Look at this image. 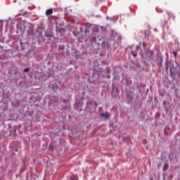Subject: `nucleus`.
<instances>
[{"mask_svg":"<svg viewBox=\"0 0 180 180\" xmlns=\"http://www.w3.org/2000/svg\"><path fill=\"white\" fill-rule=\"evenodd\" d=\"M142 44H143V49H146V47L147 46V44L146 42H142Z\"/></svg>","mask_w":180,"mask_h":180,"instance_id":"nucleus-13","label":"nucleus"},{"mask_svg":"<svg viewBox=\"0 0 180 180\" xmlns=\"http://www.w3.org/2000/svg\"><path fill=\"white\" fill-rule=\"evenodd\" d=\"M163 60L162 58H160V61H159V63H158V66L159 67H161L162 65V63H163Z\"/></svg>","mask_w":180,"mask_h":180,"instance_id":"nucleus-9","label":"nucleus"},{"mask_svg":"<svg viewBox=\"0 0 180 180\" xmlns=\"http://www.w3.org/2000/svg\"><path fill=\"white\" fill-rule=\"evenodd\" d=\"M91 40H93V41H96V37H92Z\"/></svg>","mask_w":180,"mask_h":180,"instance_id":"nucleus-16","label":"nucleus"},{"mask_svg":"<svg viewBox=\"0 0 180 180\" xmlns=\"http://www.w3.org/2000/svg\"><path fill=\"white\" fill-rule=\"evenodd\" d=\"M50 148H51L52 150H54V148H53V146H50Z\"/></svg>","mask_w":180,"mask_h":180,"instance_id":"nucleus-20","label":"nucleus"},{"mask_svg":"<svg viewBox=\"0 0 180 180\" xmlns=\"http://www.w3.org/2000/svg\"><path fill=\"white\" fill-rule=\"evenodd\" d=\"M52 89L54 92H57V91H58V85H57V83L53 84Z\"/></svg>","mask_w":180,"mask_h":180,"instance_id":"nucleus-5","label":"nucleus"},{"mask_svg":"<svg viewBox=\"0 0 180 180\" xmlns=\"http://www.w3.org/2000/svg\"><path fill=\"white\" fill-rule=\"evenodd\" d=\"M172 19L175 20V15H173Z\"/></svg>","mask_w":180,"mask_h":180,"instance_id":"nucleus-21","label":"nucleus"},{"mask_svg":"<svg viewBox=\"0 0 180 180\" xmlns=\"http://www.w3.org/2000/svg\"><path fill=\"white\" fill-rule=\"evenodd\" d=\"M50 36H51V35H50V34H45V37H50Z\"/></svg>","mask_w":180,"mask_h":180,"instance_id":"nucleus-19","label":"nucleus"},{"mask_svg":"<svg viewBox=\"0 0 180 180\" xmlns=\"http://www.w3.org/2000/svg\"><path fill=\"white\" fill-rule=\"evenodd\" d=\"M101 116L102 117H105V119H109V117H110V115H109V113L105 112V113H101Z\"/></svg>","mask_w":180,"mask_h":180,"instance_id":"nucleus-6","label":"nucleus"},{"mask_svg":"<svg viewBox=\"0 0 180 180\" xmlns=\"http://www.w3.org/2000/svg\"><path fill=\"white\" fill-rule=\"evenodd\" d=\"M95 105H96V106H98V104L96 103H95Z\"/></svg>","mask_w":180,"mask_h":180,"instance_id":"nucleus-24","label":"nucleus"},{"mask_svg":"<svg viewBox=\"0 0 180 180\" xmlns=\"http://www.w3.org/2000/svg\"><path fill=\"white\" fill-rule=\"evenodd\" d=\"M163 103L164 104L167 103V101H163Z\"/></svg>","mask_w":180,"mask_h":180,"instance_id":"nucleus-23","label":"nucleus"},{"mask_svg":"<svg viewBox=\"0 0 180 180\" xmlns=\"http://www.w3.org/2000/svg\"><path fill=\"white\" fill-rule=\"evenodd\" d=\"M46 16H50V15H53V8H49L46 11L45 13Z\"/></svg>","mask_w":180,"mask_h":180,"instance_id":"nucleus-3","label":"nucleus"},{"mask_svg":"<svg viewBox=\"0 0 180 180\" xmlns=\"http://www.w3.org/2000/svg\"><path fill=\"white\" fill-rule=\"evenodd\" d=\"M58 33H60V36H64V33H65V30L64 28H60L57 30Z\"/></svg>","mask_w":180,"mask_h":180,"instance_id":"nucleus-4","label":"nucleus"},{"mask_svg":"<svg viewBox=\"0 0 180 180\" xmlns=\"http://www.w3.org/2000/svg\"><path fill=\"white\" fill-rule=\"evenodd\" d=\"M131 52L133 57L134 58H136V57H137V52L136 51H131Z\"/></svg>","mask_w":180,"mask_h":180,"instance_id":"nucleus-8","label":"nucleus"},{"mask_svg":"<svg viewBox=\"0 0 180 180\" xmlns=\"http://www.w3.org/2000/svg\"><path fill=\"white\" fill-rule=\"evenodd\" d=\"M17 28L18 29V30H20L21 32H25V29H26V25H25V22L21 21L18 22Z\"/></svg>","mask_w":180,"mask_h":180,"instance_id":"nucleus-1","label":"nucleus"},{"mask_svg":"<svg viewBox=\"0 0 180 180\" xmlns=\"http://www.w3.org/2000/svg\"><path fill=\"white\" fill-rule=\"evenodd\" d=\"M70 180H78V177L77 176H72L70 178Z\"/></svg>","mask_w":180,"mask_h":180,"instance_id":"nucleus-11","label":"nucleus"},{"mask_svg":"<svg viewBox=\"0 0 180 180\" xmlns=\"http://www.w3.org/2000/svg\"><path fill=\"white\" fill-rule=\"evenodd\" d=\"M168 168H169V165H168V163L165 164L163 166V171L165 172Z\"/></svg>","mask_w":180,"mask_h":180,"instance_id":"nucleus-7","label":"nucleus"},{"mask_svg":"<svg viewBox=\"0 0 180 180\" xmlns=\"http://www.w3.org/2000/svg\"><path fill=\"white\" fill-rule=\"evenodd\" d=\"M167 15L169 16L168 19H171V15H172V14L169 13H167Z\"/></svg>","mask_w":180,"mask_h":180,"instance_id":"nucleus-15","label":"nucleus"},{"mask_svg":"<svg viewBox=\"0 0 180 180\" xmlns=\"http://www.w3.org/2000/svg\"><path fill=\"white\" fill-rule=\"evenodd\" d=\"M160 164H158V167H160Z\"/></svg>","mask_w":180,"mask_h":180,"instance_id":"nucleus-25","label":"nucleus"},{"mask_svg":"<svg viewBox=\"0 0 180 180\" xmlns=\"http://www.w3.org/2000/svg\"><path fill=\"white\" fill-rule=\"evenodd\" d=\"M165 68H166V70H168V66L166 65V66H165Z\"/></svg>","mask_w":180,"mask_h":180,"instance_id":"nucleus-22","label":"nucleus"},{"mask_svg":"<svg viewBox=\"0 0 180 180\" xmlns=\"http://www.w3.org/2000/svg\"><path fill=\"white\" fill-rule=\"evenodd\" d=\"M172 54L176 58L178 57V53H176V51H173Z\"/></svg>","mask_w":180,"mask_h":180,"instance_id":"nucleus-12","label":"nucleus"},{"mask_svg":"<svg viewBox=\"0 0 180 180\" xmlns=\"http://www.w3.org/2000/svg\"><path fill=\"white\" fill-rule=\"evenodd\" d=\"M60 49H61V46H60Z\"/></svg>","mask_w":180,"mask_h":180,"instance_id":"nucleus-26","label":"nucleus"},{"mask_svg":"<svg viewBox=\"0 0 180 180\" xmlns=\"http://www.w3.org/2000/svg\"><path fill=\"white\" fill-rule=\"evenodd\" d=\"M169 160H172V157H171V155H169Z\"/></svg>","mask_w":180,"mask_h":180,"instance_id":"nucleus-18","label":"nucleus"},{"mask_svg":"<svg viewBox=\"0 0 180 180\" xmlns=\"http://www.w3.org/2000/svg\"><path fill=\"white\" fill-rule=\"evenodd\" d=\"M30 70V69H29V68H26L24 69L23 72H29Z\"/></svg>","mask_w":180,"mask_h":180,"instance_id":"nucleus-10","label":"nucleus"},{"mask_svg":"<svg viewBox=\"0 0 180 180\" xmlns=\"http://www.w3.org/2000/svg\"><path fill=\"white\" fill-rule=\"evenodd\" d=\"M176 72H175V68L172 67L170 68V77H172V79H175V73Z\"/></svg>","mask_w":180,"mask_h":180,"instance_id":"nucleus-2","label":"nucleus"},{"mask_svg":"<svg viewBox=\"0 0 180 180\" xmlns=\"http://www.w3.org/2000/svg\"><path fill=\"white\" fill-rule=\"evenodd\" d=\"M139 49H140V46L137 45V46H136V50H139Z\"/></svg>","mask_w":180,"mask_h":180,"instance_id":"nucleus-17","label":"nucleus"},{"mask_svg":"<svg viewBox=\"0 0 180 180\" xmlns=\"http://www.w3.org/2000/svg\"><path fill=\"white\" fill-rule=\"evenodd\" d=\"M150 57H153V56H154V52L152 50L150 51Z\"/></svg>","mask_w":180,"mask_h":180,"instance_id":"nucleus-14","label":"nucleus"}]
</instances>
